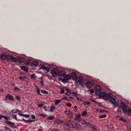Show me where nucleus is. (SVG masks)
Wrapping results in <instances>:
<instances>
[{"mask_svg":"<svg viewBox=\"0 0 131 131\" xmlns=\"http://www.w3.org/2000/svg\"><path fill=\"white\" fill-rule=\"evenodd\" d=\"M7 96L9 100H11L12 101H14V100L13 96L11 95H9V94H8L7 95Z\"/></svg>","mask_w":131,"mask_h":131,"instance_id":"nucleus-25","label":"nucleus"},{"mask_svg":"<svg viewBox=\"0 0 131 131\" xmlns=\"http://www.w3.org/2000/svg\"><path fill=\"white\" fill-rule=\"evenodd\" d=\"M44 105V104L43 103H41V104H38V107H42Z\"/></svg>","mask_w":131,"mask_h":131,"instance_id":"nucleus-45","label":"nucleus"},{"mask_svg":"<svg viewBox=\"0 0 131 131\" xmlns=\"http://www.w3.org/2000/svg\"><path fill=\"white\" fill-rule=\"evenodd\" d=\"M106 95V93L104 92H103L99 94V96L101 98L104 97Z\"/></svg>","mask_w":131,"mask_h":131,"instance_id":"nucleus-22","label":"nucleus"},{"mask_svg":"<svg viewBox=\"0 0 131 131\" xmlns=\"http://www.w3.org/2000/svg\"><path fill=\"white\" fill-rule=\"evenodd\" d=\"M15 90H17L18 91H19V90L20 89H18V88L17 87H15Z\"/></svg>","mask_w":131,"mask_h":131,"instance_id":"nucleus-57","label":"nucleus"},{"mask_svg":"<svg viewBox=\"0 0 131 131\" xmlns=\"http://www.w3.org/2000/svg\"><path fill=\"white\" fill-rule=\"evenodd\" d=\"M38 64V62L37 61H34L31 63V65L32 67H36Z\"/></svg>","mask_w":131,"mask_h":131,"instance_id":"nucleus-15","label":"nucleus"},{"mask_svg":"<svg viewBox=\"0 0 131 131\" xmlns=\"http://www.w3.org/2000/svg\"><path fill=\"white\" fill-rule=\"evenodd\" d=\"M30 62V60L29 59H27L26 61V63L28 64H29Z\"/></svg>","mask_w":131,"mask_h":131,"instance_id":"nucleus-32","label":"nucleus"},{"mask_svg":"<svg viewBox=\"0 0 131 131\" xmlns=\"http://www.w3.org/2000/svg\"><path fill=\"white\" fill-rule=\"evenodd\" d=\"M128 114L129 115H131V109H129L128 111Z\"/></svg>","mask_w":131,"mask_h":131,"instance_id":"nucleus-44","label":"nucleus"},{"mask_svg":"<svg viewBox=\"0 0 131 131\" xmlns=\"http://www.w3.org/2000/svg\"><path fill=\"white\" fill-rule=\"evenodd\" d=\"M8 58V53L7 52L1 53L0 55V59L1 60H5L7 59Z\"/></svg>","mask_w":131,"mask_h":131,"instance_id":"nucleus-3","label":"nucleus"},{"mask_svg":"<svg viewBox=\"0 0 131 131\" xmlns=\"http://www.w3.org/2000/svg\"><path fill=\"white\" fill-rule=\"evenodd\" d=\"M116 118L119 121H123L124 122L126 121V120L123 117H121L118 115H116Z\"/></svg>","mask_w":131,"mask_h":131,"instance_id":"nucleus-14","label":"nucleus"},{"mask_svg":"<svg viewBox=\"0 0 131 131\" xmlns=\"http://www.w3.org/2000/svg\"><path fill=\"white\" fill-rule=\"evenodd\" d=\"M96 110L98 112H102V111H101V110L100 109H97Z\"/></svg>","mask_w":131,"mask_h":131,"instance_id":"nucleus-59","label":"nucleus"},{"mask_svg":"<svg viewBox=\"0 0 131 131\" xmlns=\"http://www.w3.org/2000/svg\"><path fill=\"white\" fill-rule=\"evenodd\" d=\"M90 100L92 101L93 102L95 103L96 104H97V103L95 101L94 99H90Z\"/></svg>","mask_w":131,"mask_h":131,"instance_id":"nucleus-48","label":"nucleus"},{"mask_svg":"<svg viewBox=\"0 0 131 131\" xmlns=\"http://www.w3.org/2000/svg\"><path fill=\"white\" fill-rule=\"evenodd\" d=\"M127 128L128 131H131V126L130 125H128L127 126Z\"/></svg>","mask_w":131,"mask_h":131,"instance_id":"nucleus-38","label":"nucleus"},{"mask_svg":"<svg viewBox=\"0 0 131 131\" xmlns=\"http://www.w3.org/2000/svg\"><path fill=\"white\" fill-rule=\"evenodd\" d=\"M55 107L54 106H52L51 107L50 109V111L51 112H53L54 111V110L55 109Z\"/></svg>","mask_w":131,"mask_h":131,"instance_id":"nucleus-34","label":"nucleus"},{"mask_svg":"<svg viewBox=\"0 0 131 131\" xmlns=\"http://www.w3.org/2000/svg\"><path fill=\"white\" fill-rule=\"evenodd\" d=\"M52 131H59V130L56 129L54 128L51 130Z\"/></svg>","mask_w":131,"mask_h":131,"instance_id":"nucleus-52","label":"nucleus"},{"mask_svg":"<svg viewBox=\"0 0 131 131\" xmlns=\"http://www.w3.org/2000/svg\"><path fill=\"white\" fill-rule=\"evenodd\" d=\"M71 78V76L70 75H65L63 78V80L65 81V82H67L68 80L70 79Z\"/></svg>","mask_w":131,"mask_h":131,"instance_id":"nucleus-8","label":"nucleus"},{"mask_svg":"<svg viewBox=\"0 0 131 131\" xmlns=\"http://www.w3.org/2000/svg\"><path fill=\"white\" fill-rule=\"evenodd\" d=\"M55 122L58 124H60L63 122L62 120L59 119H58L55 120Z\"/></svg>","mask_w":131,"mask_h":131,"instance_id":"nucleus-23","label":"nucleus"},{"mask_svg":"<svg viewBox=\"0 0 131 131\" xmlns=\"http://www.w3.org/2000/svg\"><path fill=\"white\" fill-rule=\"evenodd\" d=\"M72 93L74 96H78V94L77 93L74 92H72Z\"/></svg>","mask_w":131,"mask_h":131,"instance_id":"nucleus-43","label":"nucleus"},{"mask_svg":"<svg viewBox=\"0 0 131 131\" xmlns=\"http://www.w3.org/2000/svg\"><path fill=\"white\" fill-rule=\"evenodd\" d=\"M5 128L6 129V130H8V131H11V130L8 127H5Z\"/></svg>","mask_w":131,"mask_h":131,"instance_id":"nucleus-47","label":"nucleus"},{"mask_svg":"<svg viewBox=\"0 0 131 131\" xmlns=\"http://www.w3.org/2000/svg\"><path fill=\"white\" fill-rule=\"evenodd\" d=\"M81 116V115L80 114H77L76 115L75 119L76 120H78V119L80 118Z\"/></svg>","mask_w":131,"mask_h":131,"instance_id":"nucleus-30","label":"nucleus"},{"mask_svg":"<svg viewBox=\"0 0 131 131\" xmlns=\"http://www.w3.org/2000/svg\"><path fill=\"white\" fill-rule=\"evenodd\" d=\"M112 95V94L111 93H108L107 94H106L105 99H108L110 98L111 97V95Z\"/></svg>","mask_w":131,"mask_h":131,"instance_id":"nucleus-16","label":"nucleus"},{"mask_svg":"<svg viewBox=\"0 0 131 131\" xmlns=\"http://www.w3.org/2000/svg\"><path fill=\"white\" fill-rule=\"evenodd\" d=\"M58 70L56 69H54L51 70V73L53 76L55 77L58 75Z\"/></svg>","mask_w":131,"mask_h":131,"instance_id":"nucleus-5","label":"nucleus"},{"mask_svg":"<svg viewBox=\"0 0 131 131\" xmlns=\"http://www.w3.org/2000/svg\"><path fill=\"white\" fill-rule=\"evenodd\" d=\"M87 125L89 127L92 129L94 128V126L89 123H88Z\"/></svg>","mask_w":131,"mask_h":131,"instance_id":"nucleus-26","label":"nucleus"},{"mask_svg":"<svg viewBox=\"0 0 131 131\" xmlns=\"http://www.w3.org/2000/svg\"><path fill=\"white\" fill-rule=\"evenodd\" d=\"M16 57H14L12 55H10L8 54V58L7 59L8 60H11L14 61H16Z\"/></svg>","mask_w":131,"mask_h":131,"instance_id":"nucleus-9","label":"nucleus"},{"mask_svg":"<svg viewBox=\"0 0 131 131\" xmlns=\"http://www.w3.org/2000/svg\"><path fill=\"white\" fill-rule=\"evenodd\" d=\"M12 117L13 118L15 119L16 120H17V115H16L13 114L12 116Z\"/></svg>","mask_w":131,"mask_h":131,"instance_id":"nucleus-39","label":"nucleus"},{"mask_svg":"<svg viewBox=\"0 0 131 131\" xmlns=\"http://www.w3.org/2000/svg\"><path fill=\"white\" fill-rule=\"evenodd\" d=\"M18 112H20V110H19L18 109H14L12 110L11 111L13 113H14V114H15Z\"/></svg>","mask_w":131,"mask_h":131,"instance_id":"nucleus-24","label":"nucleus"},{"mask_svg":"<svg viewBox=\"0 0 131 131\" xmlns=\"http://www.w3.org/2000/svg\"><path fill=\"white\" fill-rule=\"evenodd\" d=\"M88 114L87 112H86V111H84L82 113V115L83 116H85L87 114Z\"/></svg>","mask_w":131,"mask_h":131,"instance_id":"nucleus-33","label":"nucleus"},{"mask_svg":"<svg viewBox=\"0 0 131 131\" xmlns=\"http://www.w3.org/2000/svg\"><path fill=\"white\" fill-rule=\"evenodd\" d=\"M30 116V115L29 114H26V116L25 117L27 118H28Z\"/></svg>","mask_w":131,"mask_h":131,"instance_id":"nucleus-61","label":"nucleus"},{"mask_svg":"<svg viewBox=\"0 0 131 131\" xmlns=\"http://www.w3.org/2000/svg\"><path fill=\"white\" fill-rule=\"evenodd\" d=\"M67 92H68L69 93H71V90L69 89H68L67 90Z\"/></svg>","mask_w":131,"mask_h":131,"instance_id":"nucleus-54","label":"nucleus"},{"mask_svg":"<svg viewBox=\"0 0 131 131\" xmlns=\"http://www.w3.org/2000/svg\"><path fill=\"white\" fill-rule=\"evenodd\" d=\"M67 105L68 107H70L71 105V104L69 103H68L67 104Z\"/></svg>","mask_w":131,"mask_h":131,"instance_id":"nucleus-49","label":"nucleus"},{"mask_svg":"<svg viewBox=\"0 0 131 131\" xmlns=\"http://www.w3.org/2000/svg\"><path fill=\"white\" fill-rule=\"evenodd\" d=\"M110 102L114 106V107H116L117 106H120V107H118L117 110V111L118 112H120L122 109L121 108V104L120 103V105H119L116 102L115 100L114 99H112L110 100Z\"/></svg>","mask_w":131,"mask_h":131,"instance_id":"nucleus-1","label":"nucleus"},{"mask_svg":"<svg viewBox=\"0 0 131 131\" xmlns=\"http://www.w3.org/2000/svg\"><path fill=\"white\" fill-rule=\"evenodd\" d=\"M40 89H38V90H37L36 91V92L38 93V94H40V95H41V93H40Z\"/></svg>","mask_w":131,"mask_h":131,"instance_id":"nucleus-46","label":"nucleus"},{"mask_svg":"<svg viewBox=\"0 0 131 131\" xmlns=\"http://www.w3.org/2000/svg\"><path fill=\"white\" fill-rule=\"evenodd\" d=\"M31 77L32 78L34 77H35V75L34 74H31Z\"/></svg>","mask_w":131,"mask_h":131,"instance_id":"nucleus-62","label":"nucleus"},{"mask_svg":"<svg viewBox=\"0 0 131 131\" xmlns=\"http://www.w3.org/2000/svg\"><path fill=\"white\" fill-rule=\"evenodd\" d=\"M83 121V124H86L87 125V123H87L85 121H84L83 120L82 121Z\"/></svg>","mask_w":131,"mask_h":131,"instance_id":"nucleus-56","label":"nucleus"},{"mask_svg":"<svg viewBox=\"0 0 131 131\" xmlns=\"http://www.w3.org/2000/svg\"><path fill=\"white\" fill-rule=\"evenodd\" d=\"M41 91V92L42 93H43L46 94H47L48 93V92L47 91L43 90H42Z\"/></svg>","mask_w":131,"mask_h":131,"instance_id":"nucleus-41","label":"nucleus"},{"mask_svg":"<svg viewBox=\"0 0 131 131\" xmlns=\"http://www.w3.org/2000/svg\"><path fill=\"white\" fill-rule=\"evenodd\" d=\"M86 86L88 88H90L92 87V83L90 81H88L85 83Z\"/></svg>","mask_w":131,"mask_h":131,"instance_id":"nucleus-13","label":"nucleus"},{"mask_svg":"<svg viewBox=\"0 0 131 131\" xmlns=\"http://www.w3.org/2000/svg\"><path fill=\"white\" fill-rule=\"evenodd\" d=\"M65 113L68 115H69L72 114V112L70 111H65Z\"/></svg>","mask_w":131,"mask_h":131,"instance_id":"nucleus-29","label":"nucleus"},{"mask_svg":"<svg viewBox=\"0 0 131 131\" xmlns=\"http://www.w3.org/2000/svg\"><path fill=\"white\" fill-rule=\"evenodd\" d=\"M64 90L63 89V88H61V90L60 93L61 94H63L64 93Z\"/></svg>","mask_w":131,"mask_h":131,"instance_id":"nucleus-35","label":"nucleus"},{"mask_svg":"<svg viewBox=\"0 0 131 131\" xmlns=\"http://www.w3.org/2000/svg\"><path fill=\"white\" fill-rule=\"evenodd\" d=\"M3 118V115H0V120Z\"/></svg>","mask_w":131,"mask_h":131,"instance_id":"nucleus-63","label":"nucleus"},{"mask_svg":"<svg viewBox=\"0 0 131 131\" xmlns=\"http://www.w3.org/2000/svg\"><path fill=\"white\" fill-rule=\"evenodd\" d=\"M106 115L105 114H104L102 115H100L99 116V117L101 118H102L104 117H106Z\"/></svg>","mask_w":131,"mask_h":131,"instance_id":"nucleus-40","label":"nucleus"},{"mask_svg":"<svg viewBox=\"0 0 131 131\" xmlns=\"http://www.w3.org/2000/svg\"><path fill=\"white\" fill-rule=\"evenodd\" d=\"M72 122L71 121H68L65 124V127H67L69 129H70L71 126Z\"/></svg>","mask_w":131,"mask_h":131,"instance_id":"nucleus-11","label":"nucleus"},{"mask_svg":"<svg viewBox=\"0 0 131 131\" xmlns=\"http://www.w3.org/2000/svg\"><path fill=\"white\" fill-rule=\"evenodd\" d=\"M63 88L64 89V90H66L67 91V90L68 89L66 87H63Z\"/></svg>","mask_w":131,"mask_h":131,"instance_id":"nucleus-60","label":"nucleus"},{"mask_svg":"<svg viewBox=\"0 0 131 131\" xmlns=\"http://www.w3.org/2000/svg\"><path fill=\"white\" fill-rule=\"evenodd\" d=\"M5 122L6 124H8L9 125H12L11 126L12 127H14L15 125L14 123L8 120H5Z\"/></svg>","mask_w":131,"mask_h":131,"instance_id":"nucleus-12","label":"nucleus"},{"mask_svg":"<svg viewBox=\"0 0 131 131\" xmlns=\"http://www.w3.org/2000/svg\"><path fill=\"white\" fill-rule=\"evenodd\" d=\"M24 121V122H26L27 123H29L30 122H33L34 120H32L31 119H29L28 120H26L25 119H24V118L23 119H22Z\"/></svg>","mask_w":131,"mask_h":131,"instance_id":"nucleus-21","label":"nucleus"},{"mask_svg":"<svg viewBox=\"0 0 131 131\" xmlns=\"http://www.w3.org/2000/svg\"><path fill=\"white\" fill-rule=\"evenodd\" d=\"M93 131H99L98 130L94 127V128L92 129Z\"/></svg>","mask_w":131,"mask_h":131,"instance_id":"nucleus-50","label":"nucleus"},{"mask_svg":"<svg viewBox=\"0 0 131 131\" xmlns=\"http://www.w3.org/2000/svg\"><path fill=\"white\" fill-rule=\"evenodd\" d=\"M3 118H4L6 120H8L9 119V117L6 115L4 116L3 115Z\"/></svg>","mask_w":131,"mask_h":131,"instance_id":"nucleus-28","label":"nucleus"},{"mask_svg":"<svg viewBox=\"0 0 131 131\" xmlns=\"http://www.w3.org/2000/svg\"><path fill=\"white\" fill-rule=\"evenodd\" d=\"M83 104L85 105H90V103L89 102L85 101L83 102Z\"/></svg>","mask_w":131,"mask_h":131,"instance_id":"nucleus-36","label":"nucleus"},{"mask_svg":"<svg viewBox=\"0 0 131 131\" xmlns=\"http://www.w3.org/2000/svg\"><path fill=\"white\" fill-rule=\"evenodd\" d=\"M61 100H57L55 101V105H58V104L60 103L61 101Z\"/></svg>","mask_w":131,"mask_h":131,"instance_id":"nucleus-27","label":"nucleus"},{"mask_svg":"<svg viewBox=\"0 0 131 131\" xmlns=\"http://www.w3.org/2000/svg\"><path fill=\"white\" fill-rule=\"evenodd\" d=\"M54 118V116H49L47 117V119L50 120H52Z\"/></svg>","mask_w":131,"mask_h":131,"instance_id":"nucleus-31","label":"nucleus"},{"mask_svg":"<svg viewBox=\"0 0 131 131\" xmlns=\"http://www.w3.org/2000/svg\"><path fill=\"white\" fill-rule=\"evenodd\" d=\"M121 108L124 113H127L129 109V107L127 106L124 105V103L123 102H121Z\"/></svg>","mask_w":131,"mask_h":131,"instance_id":"nucleus-2","label":"nucleus"},{"mask_svg":"<svg viewBox=\"0 0 131 131\" xmlns=\"http://www.w3.org/2000/svg\"><path fill=\"white\" fill-rule=\"evenodd\" d=\"M37 131H42V130L41 129H39L38 130H37Z\"/></svg>","mask_w":131,"mask_h":131,"instance_id":"nucleus-64","label":"nucleus"},{"mask_svg":"<svg viewBox=\"0 0 131 131\" xmlns=\"http://www.w3.org/2000/svg\"><path fill=\"white\" fill-rule=\"evenodd\" d=\"M20 68L21 69L25 72H28V69L27 68L26 66H21L20 67Z\"/></svg>","mask_w":131,"mask_h":131,"instance_id":"nucleus-19","label":"nucleus"},{"mask_svg":"<svg viewBox=\"0 0 131 131\" xmlns=\"http://www.w3.org/2000/svg\"><path fill=\"white\" fill-rule=\"evenodd\" d=\"M32 117L33 119H35V116L34 115H32Z\"/></svg>","mask_w":131,"mask_h":131,"instance_id":"nucleus-58","label":"nucleus"},{"mask_svg":"<svg viewBox=\"0 0 131 131\" xmlns=\"http://www.w3.org/2000/svg\"><path fill=\"white\" fill-rule=\"evenodd\" d=\"M16 98L17 99H18L19 101H20V97L19 96H16Z\"/></svg>","mask_w":131,"mask_h":131,"instance_id":"nucleus-51","label":"nucleus"},{"mask_svg":"<svg viewBox=\"0 0 131 131\" xmlns=\"http://www.w3.org/2000/svg\"><path fill=\"white\" fill-rule=\"evenodd\" d=\"M71 75V78H72L73 79H75L77 77L76 73L74 72H72Z\"/></svg>","mask_w":131,"mask_h":131,"instance_id":"nucleus-18","label":"nucleus"},{"mask_svg":"<svg viewBox=\"0 0 131 131\" xmlns=\"http://www.w3.org/2000/svg\"><path fill=\"white\" fill-rule=\"evenodd\" d=\"M16 58V61H18L19 62H22L25 60L24 58L23 57H17Z\"/></svg>","mask_w":131,"mask_h":131,"instance_id":"nucleus-6","label":"nucleus"},{"mask_svg":"<svg viewBox=\"0 0 131 131\" xmlns=\"http://www.w3.org/2000/svg\"><path fill=\"white\" fill-rule=\"evenodd\" d=\"M95 89L97 92H100L101 88L100 86L99 85H96L95 87Z\"/></svg>","mask_w":131,"mask_h":131,"instance_id":"nucleus-20","label":"nucleus"},{"mask_svg":"<svg viewBox=\"0 0 131 131\" xmlns=\"http://www.w3.org/2000/svg\"><path fill=\"white\" fill-rule=\"evenodd\" d=\"M66 73V72L64 71L58 70V75L59 76H63L65 75Z\"/></svg>","mask_w":131,"mask_h":131,"instance_id":"nucleus-10","label":"nucleus"},{"mask_svg":"<svg viewBox=\"0 0 131 131\" xmlns=\"http://www.w3.org/2000/svg\"><path fill=\"white\" fill-rule=\"evenodd\" d=\"M90 92L91 93H93L94 92V91L93 90L91 89L90 90Z\"/></svg>","mask_w":131,"mask_h":131,"instance_id":"nucleus-55","label":"nucleus"},{"mask_svg":"<svg viewBox=\"0 0 131 131\" xmlns=\"http://www.w3.org/2000/svg\"><path fill=\"white\" fill-rule=\"evenodd\" d=\"M71 125L73 128H75L78 129L80 128L79 124L77 122H75L74 123H72Z\"/></svg>","mask_w":131,"mask_h":131,"instance_id":"nucleus-7","label":"nucleus"},{"mask_svg":"<svg viewBox=\"0 0 131 131\" xmlns=\"http://www.w3.org/2000/svg\"><path fill=\"white\" fill-rule=\"evenodd\" d=\"M23 77L20 76L19 77V79L21 81H24V79L23 78Z\"/></svg>","mask_w":131,"mask_h":131,"instance_id":"nucleus-42","label":"nucleus"},{"mask_svg":"<svg viewBox=\"0 0 131 131\" xmlns=\"http://www.w3.org/2000/svg\"><path fill=\"white\" fill-rule=\"evenodd\" d=\"M41 68L43 70L47 71H49L50 70V68L49 67H46L44 65L42 66L41 67Z\"/></svg>","mask_w":131,"mask_h":131,"instance_id":"nucleus-17","label":"nucleus"},{"mask_svg":"<svg viewBox=\"0 0 131 131\" xmlns=\"http://www.w3.org/2000/svg\"><path fill=\"white\" fill-rule=\"evenodd\" d=\"M39 81L41 84L42 86H43L44 85L43 84L44 81L42 79H41Z\"/></svg>","mask_w":131,"mask_h":131,"instance_id":"nucleus-37","label":"nucleus"},{"mask_svg":"<svg viewBox=\"0 0 131 131\" xmlns=\"http://www.w3.org/2000/svg\"><path fill=\"white\" fill-rule=\"evenodd\" d=\"M75 81L77 83H79L80 84H82L83 83V78L81 76L77 77L75 79Z\"/></svg>","mask_w":131,"mask_h":131,"instance_id":"nucleus-4","label":"nucleus"},{"mask_svg":"<svg viewBox=\"0 0 131 131\" xmlns=\"http://www.w3.org/2000/svg\"><path fill=\"white\" fill-rule=\"evenodd\" d=\"M18 114L20 116H23V114L22 113H20V112H19V113H18Z\"/></svg>","mask_w":131,"mask_h":131,"instance_id":"nucleus-53","label":"nucleus"}]
</instances>
